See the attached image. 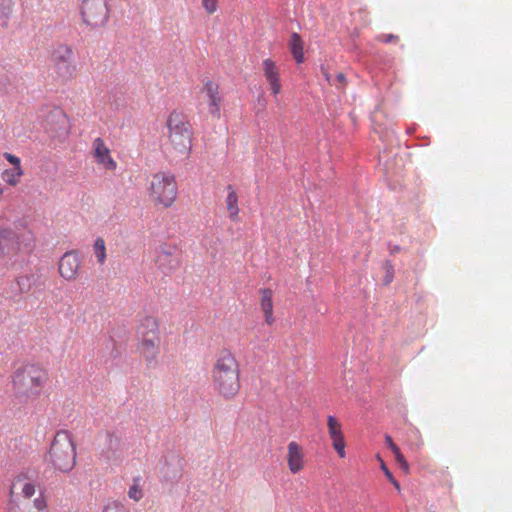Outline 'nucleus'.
Wrapping results in <instances>:
<instances>
[{
	"instance_id": "9",
	"label": "nucleus",
	"mask_w": 512,
	"mask_h": 512,
	"mask_svg": "<svg viewBox=\"0 0 512 512\" xmlns=\"http://www.w3.org/2000/svg\"><path fill=\"white\" fill-rule=\"evenodd\" d=\"M200 93L203 103L207 106L208 112L214 118H219L222 104L219 84L215 81L208 80L203 85Z\"/></svg>"
},
{
	"instance_id": "35",
	"label": "nucleus",
	"mask_w": 512,
	"mask_h": 512,
	"mask_svg": "<svg viewBox=\"0 0 512 512\" xmlns=\"http://www.w3.org/2000/svg\"><path fill=\"white\" fill-rule=\"evenodd\" d=\"M322 72H323V75H324V77H325L326 81H327V82H329V83L331 84V83H332V82H331V76H330V74L328 73V71H327L326 69L322 68Z\"/></svg>"
},
{
	"instance_id": "19",
	"label": "nucleus",
	"mask_w": 512,
	"mask_h": 512,
	"mask_svg": "<svg viewBox=\"0 0 512 512\" xmlns=\"http://www.w3.org/2000/svg\"><path fill=\"white\" fill-rule=\"evenodd\" d=\"M260 294V305L265 318V322L268 325H272L275 321L273 316V292L271 289L266 288L262 289Z\"/></svg>"
},
{
	"instance_id": "23",
	"label": "nucleus",
	"mask_w": 512,
	"mask_h": 512,
	"mask_svg": "<svg viewBox=\"0 0 512 512\" xmlns=\"http://www.w3.org/2000/svg\"><path fill=\"white\" fill-rule=\"evenodd\" d=\"M93 251L99 264L106 260V246L103 238H97L93 245Z\"/></svg>"
},
{
	"instance_id": "21",
	"label": "nucleus",
	"mask_w": 512,
	"mask_h": 512,
	"mask_svg": "<svg viewBox=\"0 0 512 512\" xmlns=\"http://www.w3.org/2000/svg\"><path fill=\"white\" fill-rule=\"evenodd\" d=\"M15 0H0V26L7 28L14 11Z\"/></svg>"
},
{
	"instance_id": "31",
	"label": "nucleus",
	"mask_w": 512,
	"mask_h": 512,
	"mask_svg": "<svg viewBox=\"0 0 512 512\" xmlns=\"http://www.w3.org/2000/svg\"><path fill=\"white\" fill-rule=\"evenodd\" d=\"M31 278H33V275H31ZM29 280H30V276H28V275L20 276L17 279V283H18V285H19V287H20V289L22 291H29L30 290L31 285L26 283Z\"/></svg>"
},
{
	"instance_id": "27",
	"label": "nucleus",
	"mask_w": 512,
	"mask_h": 512,
	"mask_svg": "<svg viewBox=\"0 0 512 512\" xmlns=\"http://www.w3.org/2000/svg\"><path fill=\"white\" fill-rule=\"evenodd\" d=\"M379 460L381 462V469L384 472V474L387 477V479L393 484V486L398 491H400V484H399V482L394 478V476L392 475L390 470L387 468L386 464L380 458H379Z\"/></svg>"
},
{
	"instance_id": "13",
	"label": "nucleus",
	"mask_w": 512,
	"mask_h": 512,
	"mask_svg": "<svg viewBox=\"0 0 512 512\" xmlns=\"http://www.w3.org/2000/svg\"><path fill=\"white\" fill-rule=\"evenodd\" d=\"M178 247L174 244H162L157 250L155 262L164 272H170L179 267Z\"/></svg>"
},
{
	"instance_id": "29",
	"label": "nucleus",
	"mask_w": 512,
	"mask_h": 512,
	"mask_svg": "<svg viewBox=\"0 0 512 512\" xmlns=\"http://www.w3.org/2000/svg\"><path fill=\"white\" fill-rule=\"evenodd\" d=\"M103 512H129V511L124 505L117 503V502H113V503L106 505L105 508L103 509Z\"/></svg>"
},
{
	"instance_id": "2",
	"label": "nucleus",
	"mask_w": 512,
	"mask_h": 512,
	"mask_svg": "<svg viewBox=\"0 0 512 512\" xmlns=\"http://www.w3.org/2000/svg\"><path fill=\"white\" fill-rule=\"evenodd\" d=\"M167 140L164 153L170 162H181L189 159L194 140V130L188 116L172 111L166 120Z\"/></svg>"
},
{
	"instance_id": "34",
	"label": "nucleus",
	"mask_w": 512,
	"mask_h": 512,
	"mask_svg": "<svg viewBox=\"0 0 512 512\" xmlns=\"http://www.w3.org/2000/svg\"><path fill=\"white\" fill-rule=\"evenodd\" d=\"M385 442L391 451H393L395 448H398V446L393 442V439L389 435L385 436Z\"/></svg>"
},
{
	"instance_id": "14",
	"label": "nucleus",
	"mask_w": 512,
	"mask_h": 512,
	"mask_svg": "<svg viewBox=\"0 0 512 512\" xmlns=\"http://www.w3.org/2000/svg\"><path fill=\"white\" fill-rule=\"evenodd\" d=\"M327 429L333 448L340 458H344L346 456V442L341 422L335 416L329 415L327 417Z\"/></svg>"
},
{
	"instance_id": "10",
	"label": "nucleus",
	"mask_w": 512,
	"mask_h": 512,
	"mask_svg": "<svg viewBox=\"0 0 512 512\" xmlns=\"http://www.w3.org/2000/svg\"><path fill=\"white\" fill-rule=\"evenodd\" d=\"M91 155L96 164L106 171H115L117 169V162L111 154L110 148L106 145L105 141L97 137L91 144Z\"/></svg>"
},
{
	"instance_id": "30",
	"label": "nucleus",
	"mask_w": 512,
	"mask_h": 512,
	"mask_svg": "<svg viewBox=\"0 0 512 512\" xmlns=\"http://www.w3.org/2000/svg\"><path fill=\"white\" fill-rule=\"evenodd\" d=\"M347 80L343 73H338L336 75L335 80L331 83L332 85L336 86L338 89L343 90L346 86Z\"/></svg>"
},
{
	"instance_id": "8",
	"label": "nucleus",
	"mask_w": 512,
	"mask_h": 512,
	"mask_svg": "<svg viewBox=\"0 0 512 512\" xmlns=\"http://www.w3.org/2000/svg\"><path fill=\"white\" fill-rule=\"evenodd\" d=\"M54 71L62 81H69L76 75L73 51L69 47H60L53 54Z\"/></svg>"
},
{
	"instance_id": "33",
	"label": "nucleus",
	"mask_w": 512,
	"mask_h": 512,
	"mask_svg": "<svg viewBox=\"0 0 512 512\" xmlns=\"http://www.w3.org/2000/svg\"><path fill=\"white\" fill-rule=\"evenodd\" d=\"M398 39H399L398 36L393 35V34H382V35L378 36V40L383 43L395 42V41H398Z\"/></svg>"
},
{
	"instance_id": "17",
	"label": "nucleus",
	"mask_w": 512,
	"mask_h": 512,
	"mask_svg": "<svg viewBox=\"0 0 512 512\" xmlns=\"http://www.w3.org/2000/svg\"><path fill=\"white\" fill-rule=\"evenodd\" d=\"M286 460L292 474H297L304 469L305 454L303 447L298 442L291 441L288 443Z\"/></svg>"
},
{
	"instance_id": "22",
	"label": "nucleus",
	"mask_w": 512,
	"mask_h": 512,
	"mask_svg": "<svg viewBox=\"0 0 512 512\" xmlns=\"http://www.w3.org/2000/svg\"><path fill=\"white\" fill-rule=\"evenodd\" d=\"M24 175L22 167H16L13 169H6L2 173L3 180L12 187L17 186L20 183L21 177Z\"/></svg>"
},
{
	"instance_id": "20",
	"label": "nucleus",
	"mask_w": 512,
	"mask_h": 512,
	"mask_svg": "<svg viewBox=\"0 0 512 512\" xmlns=\"http://www.w3.org/2000/svg\"><path fill=\"white\" fill-rule=\"evenodd\" d=\"M290 51L297 63L304 61V45L301 36L298 33H293L289 41Z\"/></svg>"
},
{
	"instance_id": "16",
	"label": "nucleus",
	"mask_w": 512,
	"mask_h": 512,
	"mask_svg": "<svg viewBox=\"0 0 512 512\" xmlns=\"http://www.w3.org/2000/svg\"><path fill=\"white\" fill-rule=\"evenodd\" d=\"M161 340L137 341V352L148 367H155L160 354Z\"/></svg>"
},
{
	"instance_id": "7",
	"label": "nucleus",
	"mask_w": 512,
	"mask_h": 512,
	"mask_svg": "<svg viewBox=\"0 0 512 512\" xmlns=\"http://www.w3.org/2000/svg\"><path fill=\"white\" fill-rule=\"evenodd\" d=\"M83 21L92 28L104 26L109 19L107 0H82Z\"/></svg>"
},
{
	"instance_id": "36",
	"label": "nucleus",
	"mask_w": 512,
	"mask_h": 512,
	"mask_svg": "<svg viewBox=\"0 0 512 512\" xmlns=\"http://www.w3.org/2000/svg\"><path fill=\"white\" fill-rule=\"evenodd\" d=\"M59 117L64 121V115H59Z\"/></svg>"
},
{
	"instance_id": "25",
	"label": "nucleus",
	"mask_w": 512,
	"mask_h": 512,
	"mask_svg": "<svg viewBox=\"0 0 512 512\" xmlns=\"http://www.w3.org/2000/svg\"><path fill=\"white\" fill-rule=\"evenodd\" d=\"M393 454L395 456V460L396 462L398 463V465L400 466V468L404 471V472H408L409 471V464L408 462L406 461L404 455L401 453L399 447L398 448H395L393 451Z\"/></svg>"
},
{
	"instance_id": "12",
	"label": "nucleus",
	"mask_w": 512,
	"mask_h": 512,
	"mask_svg": "<svg viewBox=\"0 0 512 512\" xmlns=\"http://www.w3.org/2000/svg\"><path fill=\"white\" fill-rule=\"evenodd\" d=\"M81 260L76 251L64 253L58 263L60 276L66 281H74L79 275Z\"/></svg>"
},
{
	"instance_id": "15",
	"label": "nucleus",
	"mask_w": 512,
	"mask_h": 512,
	"mask_svg": "<svg viewBox=\"0 0 512 512\" xmlns=\"http://www.w3.org/2000/svg\"><path fill=\"white\" fill-rule=\"evenodd\" d=\"M137 341L161 340L160 324L157 317L146 315L141 320L136 330Z\"/></svg>"
},
{
	"instance_id": "24",
	"label": "nucleus",
	"mask_w": 512,
	"mask_h": 512,
	"mask_svg": "<svg viewBox=\"0 0 512 512\" xmlns=\"http://www.w3.org/2000/svg\"><path fill=\"white\" fill-rule=\"evenodd\" d=\"M128 496L135 502H138L143 498V490L140 485L139 477L133 479V484L129 488Z\"/></svg>"
},
{
	"instance_id": "3",
	"label": "nucleus",
	"mask_w": 512,
	"mask_h": 512,
	"mask_svg": "<svg viewBox=\"0 0 512 512\" xmlns=\"http://www.w3.org/2000/svg\"><path fill=\"white\" fill-rule=\"evenodd\" d=\"M48 380L47 371L39 365L28 364L19 369L13 379L16 393L28 399H37Z\"/></svg>"
},
{
	"instance_id": "28",
	"label": "nucleus",
	"mask_w": 512,
	"mask_h": 512,
	"mask_svg": "<svg viewBox=\"0 0 512 512\" xmlns=\"http://www.w3.org/2000/svg\"><path fill=\"white\" fill-rule=\"evenodd\" d=\"M202 7L208 14H213L217 11L218 0H202Z\"/></svg>"
},
{
	"instance_id": "18",
	"label": "nucleus",
	"mask_w": 512,
	"mask_h": 512,
	"mask_svg": "<svg viewBox=\"0 0 512 512\" xmlns=\"http://www.w3.org/2000/svg\"><path fill=\"white\" fill-rule=\"evenodd\" d=\"M226 198H225V206L228 212V217L231 221H238L240 208H239V196L237 193V189L234 185L229 184L226 186Z\"/></svg>"
},
{
	"instance_id": "26",
	"label": "nucleus",
	"mask_w": 512,
	"mask_h": 512,
	"mask_svg": "<svg viewBox=\"0 0 512 512\" xmlns=\"http://www.w3.org/2000/svg\"><path fill=\"white\" fill-rule=\"evenodd\" d=\"M21 493L24 498L30 499L36 493V486L31 482H25L21 488Z\"/></svg>"
},
{
	"instance_id": "5",
	"label": "nucleus",
	"mask_w": 512,
	"mask_h": 512,
	"mask_svg": "<svg viewBox=\"0 0 512 512\" xmlns=\"http://www.w3.org/2000/svg\"><path fill=\"white\" fill-rule=\"evenodd\" d=\"M50 461L61 472L71 471L76 464V446L71 432L58 431L50 446Z\"/></svg>"
},
{
	"instance_id": "11",
	"label": "nucleus",
	"mask_w": 512,
	"mask_h": 512,
	"mask_svg": "<svg viewBox=\"0 0 512 512\" xmlns=\"http://www.w3.org/2000/svg\"><path fill=\"white\" fill-rule=\"evenodd\" d=\"M261 70L271 94L277 98L282 91L280 68L274 60L266 58L261 63Z\"/></svg>"
},
{
	"instance_id": "4",
	"label": "nucleus",
	"mask_w": 512,
	"mask_h": 512,
	"mask_svg": "<svg viewBox=\"0 0 512 512\" xmlns=\"http://www.w3.org/2000/svg\"><path fill=\"white\" fill-rule=\"evenodd\" d=\"M147 193L155 207L170 208L176 201L178 193L174 174L166 171L154 173L149 181Z\"/></svg>"
},
{
	"instance_id": "6",
	"label": "nucleus",
	"mask_w": 512,
	"mask_h": 512,
	"mask_svg": "<svg viewBox=\"0 0 512 512\" xmlns=\"http://www.w3.org/2000/svg\"><path fill=\"white\" fill-rule=\"evenodd\" d=\"M33 234L31 231L17 233L8 227L0 226V255L6 251H30L33 248Z\"/></svg>"
},
{
	"instance_id": "32",
	"label": "nucleus",
	"mask_w": 512,
	"mask_h": 512,
	"mask_svg": "<svg viewBox=\"0 0 512 512\" xmlns=\"http://www.w3.org/2000/svg\"><path fill=\"white\" fill-rule=\"evenodd\" d=\"M4 157L5 159L14 166V168L16 167H22L21 166V160L19 157H17L16 155H13V154H10V153H5L4 154Z\"/></svg>"
},
{
	"instance_id": "1",
	"label": "nucleus",
	"mask_w": 512,
	"mask_h": 512,
	"mask_svg": "<svg viewBox=\"0 0 512 512\" xmlns=\"http://www.w3.org/2000/svg\"><path fill=\"white\" fill-rule=\"evenodd\" d=\"M240 375V362L236 354L230 349H221L210 371L211 388L215 395L225 401L235 399L241 389Z\"/></svg>"
}]
</instances>
